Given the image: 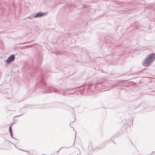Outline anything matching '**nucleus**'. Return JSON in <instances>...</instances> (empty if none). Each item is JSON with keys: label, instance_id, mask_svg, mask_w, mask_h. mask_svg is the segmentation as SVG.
<instances>
[{"label": "nucleus", "instance_id": "f257e3e1", "mask_svg": "<svg viewBox=\"0 0 155 155\" xmlns=\"http://www.w3.org/2000/svg\"><path fill=\"white\" fill-rule=\"evenodd\" d=\"M39 88L41 91L42 92H54L59 93L61 94H64V92H62L61 90H58L56 88L52 87H47L46 86V84L45 81L42 80L39 83Z\"/></svg>", "mask_w": 155, "mask_h": 155}, {"label": "nucleus", "instance_id": "f03ea898", "mask_svg": "<svg viewBox=\"0 0 155 155\" xmlns=\"http://www.w3.org/2000/svg\"><path fill=\"white\" fill-rule=\"evenodd\" d=\"M155 60V54L152 53L149 54L143 61L142 64L145 67H148L152 64Z\"/></svg>", "mask_w": 155, "mask_h": 155}, {"label": "nucleus", "instance_id": "7ed1b4c3", "mask_svg": "<svg viewBox=\"0 0 155 155\" xmlns=\"http://www.w3.org/2000/svg\"><path fill=\"white\" fill-rule=\"evenodd\" d=\"M15 59V56L14 54L12 55L8 58L5 61V62L9 63L10 62L13 61Z\"/></svg>", "mask_w": 155, "mask_h": 155}, {"label": "nucleus", "instance_id": "20e7f679", "mask_svg": "<svg viewBox=\"0 0 155 155\" xmlns=\"http://www.w3.org/2000/svg\"><path fill=\"white\" fill-rule=\"evenodd\" d=\"M44 14L41 12H38L35 15V18L41 17L44 15Z\"/></svg>", "mask_w": 155, "mask_h": 155}, {"label": "nucleus", "instance_id": "39448f33", "mask_svg": "<svg viewBox=\"0 0 155 155\" xmlns=\"http://www.w3.org/2000/svg\"><path fill=\"white\" fill-rule=\"evenodd\" d=\"M9 131L10 132H12V126H10L9 127Z\"/></svg>", "mask_w": 155, "mask_h": 155}, {"label": "nucleus", "instance_id": "423d86ee", "mask_svg": "<svg viewBox=\"0 0 155 155\" xmlns=\"http://www.w3.org/2000/svg\"><path fill=\"white\" fill-rule=\"evenodd\" d=\"M31 17V19L32 18H35V15H31L30 16Z\"/></svg>", "mask_w": 155, "mask_h": 155}, {"label": "nucleus", "instance_id": "0eeeda50", "mask_svg": "<svg viewBox=\"0 0 155 155\" xmlns=\"http://www.w3.org/2000/svg\"><path fill=\"white\" fill-rule=\"evenodd\" d=\"M10 135L11 136V137L12 138H13V134H12V132H10Z\"/></svg>", "mask_w": 155, "mask_h": 155}, {"label": "nucleus", "instance_id": "6e6552de", "mask_svg": "<svg viewBox=\"0 0 155 155\" xmlns=\"http://www.w3.org/2000/svg\"><path fill=\"white\" fill-rule=\"evenodd\" d=\"M26 18H29V19H31L30 16H29V17H27Z\"/></svg>", "mask_w": 155, "mask_h": 155}, {"label": "nucleus", "instance_id": "1a4fd4ad", "mask_svg": "<svg viewBox=\"0 0 155 155\" xmlns=\"http://www.w3.org/2000/svg\"><path fill=\"white\" fill-rule=\"evenodd\" d=\"M21 115H19V116H20Z\"/></svg>", "mask_w": 155, "mask_h": 155}]
</instances>
